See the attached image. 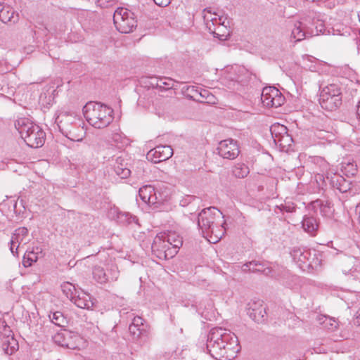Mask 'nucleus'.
Segmentation results:
<instances>
[{
	"label": "nucleus",
	"mask_w": 360,
	"mask_h": 360,
	"mask_svg": "<svg viewBox=\"0 0 360 360\" xmlns=\"http://www.w3.org/2000/svg\"><path fill=\"white\" fill-rule=\"evenodd\" d=\"M49 318L52 323L60 327L64 326L66 323L65 318L60 311L53 312L51 315H49Z\"/></svg>",
	"instance_id": "4c0bfd02"
},
{
	"label": "nucleus",
	"mask_w": 360,
	"mask_h": 360,
	"mask_svg": "<svg viewBox=\"0 0 360 360\" xmlns=\"http://www.w3.org/2000/svg\"><path fill=\"white\" fill-rule=\"evenodd\" d=\"M114 170L116 174L121 179H126L131 174L130 169L127 167V163L121 157L116 159L114 165Z\"/></svg>",
	"instance_id": "bb28decb"
},
{
	"label": "nucleus",
	"mask_w": 360,
	"mask_h": 360,
	"mask_svg": "<svg viewBox=\"0 0 360 360\" xmlns=\"http://www.w3.org/2000/svg\"><path fill=\"white\" fill-rule=\"evenodd\" d=\"M71 301L81 309H89L94 306L91 295L81 290L75 292V295L72 297Z\"/></svg>",
	"instance_id": "a211bd4d"
},
{
	"label": "nucleus",
	"mask_w": 360,
	"mask_h": 360,
	"mask_svg": "<svg viewBox=\"0 0 360 360\" xmlns=\"http://www.w3.org/2000/svg\"><path fill=\"white\" fill-rule=\"evenodd\" d=\"M322 108L328 111L338 109L342 104V91L338 84H330L322 88L319 96Z\"/></svg>",
	"instance_id": "39448f33"
},
{
	"label": "nucleus",
	"mask_w": 360,
	"mask_h": 360,
	"mask_svg": "<svg viewBox=\"0 0 360 360\" xmlns=\"http://www.w3.org/2000/svg\"><path fill=\"white\" fill-rule=\"evenodd\" d=\"M27 136L25 137V142L27 145L31 148H39L42 146L45 142L46 134L42 129L39 126L36 125L34 127L32 131Z\"/></svg>",
	"instance_id": "2eb2a0df"
},
{
	"label": "nucleus",
	"mask_w": 360,
	"mask_h": 360,
	"mask_svg": "<svg viewBox=\"0 0 360 360\" xmlns=\"http://www.w3.org/2000/svg\"><path fill=\"white\" fill-rule=\"evenodd\" d=\"M357 208H359V223H360V204L357 206Z\"/></svg>",
	"instance_id": "bf43d9fd"
},
{
	"label": "nucleus",
	"mask_w": 360,
	"mask_h": 360,
	"mask_svg": "<svg viewBox=\"0 0 360 360\" xmlns=\"http://www.w3.org/2000/svg\"><path fill=\"white\" fill-rule=\"evenodd\" d=\"M53 340L57 345L72 349L77 348L79 345L77 342L81 341V338L78 335L66 330L55 334Z\"/></svg>",
	"instance_id": "ddd939ff"
},
{
	"label": "nucleus",
	"mask_w": 360,
	"mask_h": 360,
	"mask_svg": "<svg viewBox=\"0 0 360 360\" xmlns=\"http://www.w3.org/2000/svg\"><path fill=\"white\" fill-rule=\"evenodd\" d=\"M61 289L65 296L70 300L75 295V292L78 291L75 286L70 282H64L61 284Z\"/></svg>",
	"instance_id": "e433bc0d"
},
{
	"label": "nucleus",
	"mask_w": 360,
	"mask_h": 360,
	"mask_svg": "<svg viewBox=\"0 0 360 360\" xmlns=\"http://www.w3.org/2000/svg\"><path fill=\"white\" fill-rule=\"evenodd\" d=\"M315 212L319 210L320 214L326 217H331L334 212L333 207L328 200H316L311 203Z\"/></svg>",
	"instance_id": "412c9836"
},
{
	"label": "nucleus",
	"mask_w": 360,
	"mask_h": 360,
	"mask_svg": "<svg viewBox=\"0 0 360 360\" xmlns=\"http://www.w3.org/2000/svg\"><path fill=\"white\" fill-rule=\"evenodd\" d=\"M41 249L39 247L32 248V250H26L23 258L22 265L25 267H30L34 262H36L39 259V254H41Z\"/></svg>",
	"instance_id": "b1692460"
},
{
	"label": "nucleus",
	"mask_w": 360,
	"mask_h": 360,
	"mask_svg": "<svg viewBox=\"0 0 360 360\" xmlns=\"http://www.w3.org/2000/svg\"><path fill=\"white\" fill-rule=\"evenodd\" d=\"M217 150L221 158L228 160L236 159L240 153L238 142L232 139L221 141L219 143Z\"/></svg>",
	"instance_id": "9d476101"
},
{
	"label": "nucleus",
	"mask_w": 360,
	"mask_h": 360,
	"mask_svg": "<svg viewBox=\"0 0 360 360\" xmlns=\"http://www.w3.org/2000/svg\"><path fill=\"white\" fill-rule=\"evenodd\" d=\"M318 226L317 220L314 217L306 216L302 220V228L310 234H314L317 230Z\"/></svg>",
	"instance_id": "7c9ffc66"
},
{
	"label": "nucleus",
	"mask_w": 360,
	"mask_h": 360,
	"mask_svg": "<svg viewBox=\"0 0 360 360\" xmlns=\"http://www.w3.org/2000/svg\"><path fill=\"white\" fill-rule=\"evenodd\" d=\"M1 347L5 354L11 355L18 349V342L13 337L2 338Z\"/></svg>",
	"instance_id": "c85d7f7f"
},
{
	"label": "nucleus",
	"mask_w": 360,
	"mask_h": 360,
	"mask_svg": "<svg viewBox=\"0 0 360 360\" xmlns=\"http://www.w3.org/2000/svg\"><path fill=\"white\" fill-rule=\"evenodd\" d=\"M117 0H96V4L101 8H108L115 6Z\"/></svg>",
	"instance_id": "79ce46f5"
},
{
	"label": "nucleus",
	"mask_w": 360,
	"mask_h": 360,
	"mask_svg": "<svg viewBox=\"0 0 360 360\" xmlns=\"http://www.w3.org/2000/svg\"><path fill=\"white\" fill-rule=\"evenodd\" d=\"M86 121L96 129L107 127L113 120V110L99 103H88L83 108Z\"/></svg>",
	"instance_id": "20e7f679"
},
{
	"label": "nucleus",
	"mask_w": 360,
	"mask_h": 360,
	"mask_svg": "<svg viewBox=\"0 0 360 360\" xmlns=\"http://www.w3.org/2000/svg\"><path fill=\"white\" fill-rule=\"evenodd\" d=\"M0 20L4 23L14 24L18 20V13L9 5L0 3Z\"/></svg>",
	"instance_id": "6ab92c4d"
},
{
	"label": "nucleus",
	"mask_w": 360,
	"mask_h": 360,
	"mask_svg": "<svg viewBox=\"0 0 360 360\" xmlns=\"http://www.w3.org/2000/svg\"><path fill=\"white\" fill-rule=\"evenodd\" d=\"M310 59H311V57H310V56H306V57L304 58V61H305L306 60H310Z\"/></svg>",
	"instance_id": "13d9d810"
},
{
	"label": "nucleus",
	"mask_w": 360,
	"mask_h": 360,
	"mask_svg": "<svg viewBox=\"0 0 360 360\" xmlns=\"http://www.w3.org/2000/svg\"><path fill=\"white\" fill-rule=\"evenodd\" d=\"M342 273L345 275H352L355 278L360 274V258L347 257L344 261Z\"/></svg>",
	"instance_id": "f3484780"
},
{
	"label": "nucleus",
	"mask_w": 360,
	"mask_h": 360,
	"mask_svg": "<svg viewBox=\"0 0 360 360\" xmlns=\"http://www.w3.org/2000/svg\"><path fill=\"white\" fill-rule=\"evenodd\" d=\"M195 199H196V198H195V197H193V196H188L186 199H185V200H182V201L181 202V205H183V206H185V205H186V204H185V203H186V201L187 200H195Z\"/></svg>",
	"instance_id": "5fc2aeb1"
},
{
	"label": "nucleus",
	"mask_w": 360,
	"mask_h": 360,
	"mask_svg": "<svg viewBox=\"0 0 360 360\" xmlns=\"http://www.w3.org/2000/svg\"><path fill=\"white\" fill-rule=\"evenodd\" d=\"M291 27L290 38L295 41H300L307 37L314 35L311 28L313 23V18L309 15H303L297 19L290 22Z\"/></svg>",
	"instance_id": "423d86ee"
},
{
	"label": "nucleus",
	"mask_w": 360,
	"mask_h": 360,
	"mask_svg": "<svg viewBox=\"0 0 360 360\" xmlns=\"http://www.w3.org/2000/svg\"><path fill=\"white\" fill-rule=\"evenodd\" d=\"M173 155V149L167 145H160L149 150L146 155L148 160L154 163L165 161Z\"/></svg>",
	"instance_id": "f8f14e48"
},
{
	"label": "nucleus",
	"mask_w": 360,
	"mask_h": 360,
	"mask_svg": "<svg viewBox=\"0 0 360 360\" xmlns=\"http://www.w3.org/2000/svg\"><path fill=\"white\" fill-rule=\"evenodd\" d=\"M345 169L352 175H354L356 172V165L352 162H348L345 167Z\"/></svg>",
	"instance_id": "de8ad7c7"
},
{
	"label": "nucleus",
	"mask_w": 360,
	"mask_h": 360,
	"mask_svg": "<svg viewBox=\"0 0 360 360\" xmlns=\"http://www.w3.org/2000/svg\"><path fill=\"white\" fill-rule=\"evenodd\" d=\"M156 86L160 89H170L173 88L174 82L170 79L160 78L157 81Z\"/></svg>",
	"instance_id": "58836bf2"
},
{
	"label": "nucleus",
	"mask_w": 360,
	"mask_h": 360,
	"mask_svg": "<svg viewBox=\"0 0 360 360\" xmlns=\"http://www.w3.org/2000/svg\"><path fill=\"white\" fill-rule=\"evenodd\" d=\"M200 95L202 98H206L207 103H214L213 100L214 99V97L213 96V95H210L207 91H202V92L200 93Z\"/></svg>",
	"instance_id": "09e8293b"
},
{
	"label": "nucleus",
	"mask_w": 360,
	"mask_h": 360,
	"mask_svg": "<svg viewBox=\"0 0 360 360\" xmlns=\"http://www.w3.org/2000/svg\"><path fill=\"white\" fill-rule=\"evenodd\" d=\"M357 115L360 119V101L359 102L357 105Z\"/></svg>",
	"instance_id": "4d7b16f0"
},
{
	"label": "nucleus",
	"mask_w": 360,
	"mask_h": 360,
	"mask_svg": "<svg viewBox=\"0 0 360 360\" xmlns=\"http://www.w3.org/2000/svg\"><path fill=\"white\" fill-rule=\"evenodd\" d=\"M261 101L268 108H277L284 101V98L278 89L274 86H266L262 89Z\"/></svg>",
	"instance_id": "6e6552de"
},
{
	"label": "nucleus",
	"mask_w": 360,
	"mask_h": 360,
	"mask_svg": "<svg viewBox=\"0 0 360 360\" xmlns=\"http://www.w3.org/2000/svg\"><path fill=\"white\" fill-rule=\"evenodd\" d=\"M340 191L342 193H344L345 191H346V190H342L341 188H340Z\"/></svg>",
	"instance_id": "052dcab7"
},
{
	"label": "nucleus",
	"mask_w": 360,
	"mask_h": 360,
	"mask_svg": "<svg viewBox=\"0 0 360 360\" xmlns=\"http://www.w3.org/2000/svg\"><path fill=\"white\" fill-rule=\"evenodd\" d=\"M0 333L3 338L13 337L10 327L6 325L5 321L0 322Z\"/></svg>",
	"instance_id": "a19ab883"
},
{
	"label": "nucleus",
	"mask_w": 360,
	"mask_h": 360,
	"mask_svg": "<svg viewBox=\"0 0 360 360\" xmlns=\"http://www.w3.org/2000/svg\"><path fill=\"white\" fill-rule=\"evenodd\" d=\"M16 245H12V239H11V241H10V251L11 252V253L13 254V256L15 257H18V250H16Z\"/></svg>",
	"instance_id": "603ef678"
},
{
	"label": "nucleus",
	"mask_w": 360,
	"mask_h": 360,
	"mask_svg": "<svg viewBox=\"0 0 360 360\" xmlns=\"http://www.w3.org/2000/svg\"><path fill=\"white\" fill-rule=\"evenodd\" d=\"M155 187L150 185H146L140 188L139 195L141 199L148 205H152V197L155 192Z\"/></svg>",
	"instance_id": "c756f323"
},
{
	"label": "nucleus",
	"mask_w": 360,
	"mask_h": 360,
	"mask_svg": "<svg viewBox=\"0 0 360 360\" xmlns=\"http://www.w3.org/2000/svg\"><path fill=\"white\" fill-rule=\"evenodd\" d=\"M113 22L117 30L122 33H129L136 27L134 13L126 8H118L115 11Z\"/></svg>",
	"instance_id": "0eeeda50"
},
{
	"label": "nucleus",
	"mask_w": 360,
	"mask_h": 360,
	"mask_svg": "<svg viewBox=\"0 0 360 360\" xmlns=\"http://www.w3.org/2000/svg\"><path fill=\"white\" fill-rule=\"evenodd\" d=\"M121 139V135L119 134H115L112 136V139L115 142H118V141Z\"/></svg>",
	"instance_id": "6e6d98bb"
},
{
	"label": "nucleus",
	"mask_w": 360,
	"mask_h": 360,
	"mask_svg": "<svg viewBox=\"0 0 360 360\" xmlns=\"http://www.w3.org/2000/svg\"><path fill=\"white\" fill-rule=\"evenodd\" d=\"M12 236H16L18 237H24L25 238H27L28 237V230L25 227H20L17 229Z\"/></svg>",
	"instance_id": "49530a36"
},
{
	"label": "nucleus",
	"mask_w": 360,
	"mask_h": 360,
	"mask_svg": "<svg viewBox=\"0 0 360 360\" xmlns=\"http://www.w3.org/2000/svg\"><path fill=\"white\" fill-rule=\"evenodd\" d=\"M153 197H152V205H158L166 201L169 197V189L165 186L155 187Z\"/></svg>",
	"instance_id": "a878e982"
},
{
	"label": "nucleus",
	"mask_w": 360,
	"mask_h": 360,
	"mask_svg": "<svg viewBox=\"0 0 360 360\" xmlns=\"http://www.w3.org/2000/svg\"><path fill=\"white\" fill-rule=\"evenodd\" d=\"M129 330L134 338H139L144 329L140 327H137L131 323L129 327Z\"/></svg>",
	"instance_id": "a18cd8bd"
},
{
	"label": "nucleus",
	"mask_w": 360,
	"mask_h": 360,
	"mask_svg": "<svg viewBox=\"0 0 360 360\" xmlns=\"http://www.w3.org/2000/svg\"><path fill=\"white\" fill-rule=\"evenodd\" d=\"M131 323L137 327L143 328V319L140 316L134 317Z\"/></svg>",
	"instance_id": "8fccbe9b"
},
{
	"label": "nucleus",
	"mask_w": 360,
	"mask_h": 360,
	"mask_svg": "<svg viewBox=\"0 0 360 360\" xmlns=\"http://www.w3.org/2000/svg\"><path fill=\"white\" fill-rule=\"evenodd\" d=\"M11 239H12V245H16V250H18V248L20 247V245L22 244H27L28 242H29V239L28 238H25L24 237L21 236V237H18V236H11Z\"/></svg>",
	"instance_id": "37998d69"
},
{
	"label": "nucleus",
	"mask_w": 360,
	"mask_h": 360,
	"mask_svg": "<svg viewBox=\"0 0 360 360\" xmlns=\"http://www.w3.org/2000/svg\"><path fill=\"white\" fill-rule=\"evenodd\" d=\"M230 26V21L227 18L217 26L215 27V32H210L214 37L219 38L220 40H225L229 34V27Z\"/></svg>",
	"instance_id": "cd10ccee"
},
{
	"label": "nucleus",
	"mask_w": 360,
	"mask_h": 360,
	"mask_svg": "<svg viewBox=\"0 0 360 360\" xmlns=\"http://www.w3.org/2000/svg\"><path fill=\"white\" fill-rule=\"evenodd\" d=\"M79 117L75 114L68 112H60L56 118V122L61 131L65 136L73 125L77 123Z\"/></svg>",
	"instance_id": "4468645a"
},
{
	"label": "nucleus",
	"mask_w": 360,
	"mask_h": 360,
	"mask_svg": "<svg viewBox=\"0 0 360 360\" xmlns=\"http://www.w3.org/2000/svg\"><path fill=\"white\" fill-rule=\"evenodd\" d=\"M233 175L237 178H244L250 172L249 167L243 163L236 164L232 170Z\"/></svg>",
	"instance_id": "f704fd0d"
},
{
	"label": "nucleus",
	"mask_w": 360,
	"mask_h": 360,
	"mask_svg": "<svg viewBox=\"0 0 360 360\" xmlns=\"http://www.w3.org/2000/svg\"><path fill=\"white\" fill-rule=\"evenodd\" d=\"M276 209L279 210L281 212L285 211L286 212H292L295 211V207L292 203H285L281 204L279 206H276Z\"/></svg>",
	"instance_id": "c03bdc74"
},
{
	"label": "nucleus",
	"mask_w": 360,
	"mask_h": 360,
	"mask_svg": "<svg viewBox=\"0 0 360 360\" xmlns=\"http://www.w3.org/2000/svg\"><path fill=\"white\" fill-rule=\"evenodd\" d=\"M106 273L108 282L116 281L120 276L118 267L114 262L108 263L106 264Z\"/></svg>",
	"instance_id": "2f4dec72"
},
{
	"label": "nucleus",
	"mask_w": 360,
	"mask_h": 360,
	"mask_svg": "<svg viewBox=\"0 0 360 360\" xmlns=\"http://www.w3.org/2000/svg\"><path fill=\"white\" fill-rule=\"evenodd\" d=\"M242 269L244 272H261L266 276L270 275L272 272L271 268L267 266V264L256 261H252L244 264Z\"/></svg>",
	"instance_id": "5701e85b"
},
{
	"label": "nucleus",
	"mask_w": 360,
	"mask_h": 360,
	"mask_svg": "<svg viewBox=\"0 0 360 360\" xmlns=\"http://www.w3.org/2000/svg\"><path fill=\"white\" fill-rule=\"evenodd\" d=\"M255 307L251 305L249 311V315L250 318L256 322H262L264 320L266 315V308L260 302L254 303Z\"/></svg>",
	"instance_id": "393cba45"
},
{
	"label": "nucleus",
	"mask_w": 360,
	"mask_h": 360,
	"mask_svg": "<svg viewBox=\"0 0 360 360\" xmlns=\"http://www.w3.org/2000/svg\"><path fill=\"white\" fill-rule=\"evenodd\" d=\"M293 260L301 269L307 267H314L319 264L317 259H315V254L313 257L309 250L302 248H295L291 252Z\"/></svg>",
	"instance_id": "1a4fd4ad"
},
{
	"label": "nucleus",
	"mask_w": 360,
	"mask_h": 360,
	"mask_svg": "<svg viewBox=\"0 0 360 360\" xmlns=\"http://www.w3.org/2000/svg\"><path fill=\"white\" fill-rule=\"evenodd\" d=\"M312 68H315L314 67L310 66V67H309V69H311H311H312Z\"/></svg>",
	"instance_id": "680f3d73"
},
{
	"label": "nucleus",
	"mask_w": 360,
	"mask_h": 360,
	"mask_svg": "<svg viewBox=\"0 0 360 360\" xmlns=\"http://www.w3.org/2000/svg\"><path fill=\"white\" fill-rule=\"evenodd\" d=\"M93 277L99 283H105L108 282L106 268L104 269L100 266H96L93 269Z\"/></svg>",
	"instance_id": "473e14b6"
},
{
	"label": "nucleus",
	"mask_w": 360,
	"mask_h": 360,
	"mask_svg": "<svg viewBox=\"0 0 360 360\" xmlns=\"http://www.w3.org/2000/svg\"><path fill=\"white\" fill-rule=\"evenodd\" d=\"M270 131L272 136L274 137V139L275 140V139H279L283 135L288 134V129L283 124H275L271 127Z\"/></svg>",
	"instance_id": "c9c22d12"
},
{
	"label": "nucleus",
	"mask_w": 360,
	"mask_h": 360,
	"mask_svg": "<svg viewBox=\"0 0 360 360\" xmlns=\"http://www.w3.org/2000/svg\"><path fill=\"white\" fill-rule=\"evenodd\" d=\"M116 219L117 222L122 224H130L136 222V217L126 212L118 211Z\"/></svg>",
	"instance_id": "72a5a7b5"
},
{
	"label": "nucleus",
	"mask_w": 360,
	"mask_h": 360,
	"mask_svg": "<svg viewBox=\"0 0 360 360\" xmlns=\"http://www.w3.org/2000/svg\"><path fill=\"white\" fill-rule=\"evenodd\" d=\"M274 142L276 144H279L282 147H285L291 145L292 139L288 134H286L279 139H275Z\"/></svg>",
	"instance_id": "ea45409f"
},
{
	"label": "nucleus",
	"mask_w": 360,
	"mask_h": 360,
	"mask_svg": "<svg viewBox=\"0 0 360 360\" xmlns=\"http://www.w3.org/2000/svg\"><path fill=\"white\" fill-rule=\"evenodd\" d=\"M205 25L210 32H215V27L227 19L221 11H216L214 8H206L202 11Z\"/></svg>",
	"instance_id": "9b49d317"
},
{
	"label": "nucleus",
	"mask_w": 360,
	"mask_h": 360,
	"mask_svg": "<svg viewBox=\"0 0 360 360\" xmlns=\"http://www.w3.org/2000/svg\"><path fill=\"white\" fill-rule=\"evenodd\" d=\"M298 278L296 276H291V281L290 282H288V281H285V284L289 287V288H292L293 287V284L292 283H295L297 281Z\"/></svg>",
	"instance_id": "864d4df0"
},
{
	"label": "nucleus",
	"mask_w": 360,
	"mask_h": 360,
	"mask_svg": "<svg viewBox=\"0 0 360 360\" xmlns=\"http://www.w3.org/2000/svg\"><path fill=\"white\" fill-rule=\"evenodd\" d=\"M207 349L216 360H233L239 351L238 340L230 330L213 328L207 337Z\"/></svg>",
	"instance_id": "f257e3e1"
},
{
	"label": "nucleus",
	"mask_w": 360,
	"mask_h": 360,
	"mask_svg": "<svg viewBox=\"0 0 360 360\" xmlns=\"http://www.w3.org/2000/svg\"><path fill=\"white\" fill-rule=\"evenodd\" d=\"M155 4L159 6H168L171 0H153Z\"/></svg>",
	"instance_id": "3c124183"
},
{
	"label": "nucleus",
	"mask_w": 360,
	"mask_h": 360,
	"mask_svg": "<svg viewBox=\"0 0 360 360\" xmlns=\"http://www.w3.org/2000/svg\"><path fill=\"white\" fill-rule=\"evenodd\" d=\"M225 224L222 213L215 207L203 209L198 215V226L211 243H217L223 237Z\"/></svg>",
	"instance_id": "f03ea898"
},
{
	"label": "nucleus",
	"mask_w": 360,
	"mask_h": 360,
	"mask_svg": "<svg viewBox=\"0 0 360 360\" xmlns=\"http://www.w3.org/2000/svg\"><path fill=\"white\" fill-rule=\"evenodd\" d=\"M84 122L80 118L77 123L71 127L65 136L73 141H81L86 135V130L84 127Z\"/></svg>",
	"instance_id": "4be33fe9"
},
{
	"label": "nucleus",
	"mask_w": 360,
	"mask_h": 360,
	"mask_svg": "<svg viewBox=\"0 0 360 360\" xmlns=\"http://www.w3.org/2000/svg\"><path fill=\"white\" fill-rule=\"evenodd\" d=\"M183 244L182 238L175 231L160 232L153 240V252L160 259L173 258Z\"/></svg>",
	"instance_id": "7ed1b4c3"
},
{
	"label": "nucleus",
	"mask_w": 360,
	"mask_h": 360,
	"mask_svg": "<svg viewBox=\"0 0 360 360\" xmlns=\"http://www.w3.org/2000/svg\"><path fill=\"white\" fill-rule=\"evenodd\" d=\"M313 162L319 166V169L316 171V181H324L325 178L327 179H333V175L337 178L342 179L341 176H336L335 173L330 171L329 164L321 157L317 156L313 158Z\"/></svg>",
	"instance_id": "dca6fc26"
},
{
	"label": "nucleus",
	"mask_w": 360,
	"mask_h": 360,
	"mask_svg": "<svg viewBox=\"0 0 360 360\" xmlns=\"http://www.w3.org/2000/svg\"><path fill=\"white\" fill-rule=\"evenodd\" d=\"M37 124L27 117H20L15 122V127L24 140Z\"/></svg>",
	"instance_id": "aec40b11"
}]
</instances>
